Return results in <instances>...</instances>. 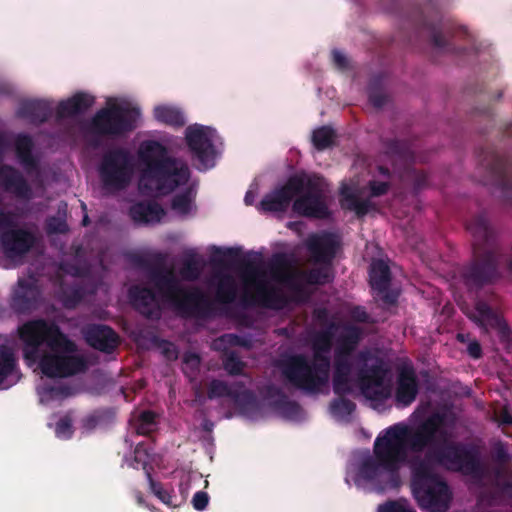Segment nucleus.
<instances>
[{
    "label": "nucleus",
    "mask_w": 512,
    "mask_h": 512,
    "mask_svg": "<svg viewBox=\"0 0 512 512\" xmlns=\"http://www.w3.org/2000/svg\"><path fill=\"white\" fill-rule=\"evenodd\" d=\"M445 414L433 412L412 424L396 423L374 441L373 456L365 458L357 477L377 491L397 489L400 469L407 464L410 487L419 508L426 512H447L452 492L432 462L467 475H481L479 449L473 444L450 440L444 427Z\"/></svg>",
    "instance_id": "nucleus-1"
},
{
    "label": "nucleus",
    "mask_w": 512,
    "mask_h": 512,
    "mask_svg": "<svg viewBox=\"0 0 512 512\" xmlns=\"http://www.w3.org/2000/svg\"><path fill=\"white\" fill-rule=\"evenodd\" d=\"M23 344V357L28 365L38 363L49 378H66L85 372L86 359L76 355L77 345L58 324L45 319H33L18 328Z\"/></svg>",
    "instance_id": "nucleus-2"
},
{
    "label": "nucleus",
    "mask_w": 512,
    "mask_h": 512,
    "mask_svg": "<svg viewBox=\"0 0 512 512\" xmlns=\"http://www.w3.org/2000/svg\"><path fill=\"white\" fill-rule=\"evenodd\" d=\"M129 261L148 271L149 278L162 298L184 318L206 319L213 313V305L207 295L196 286L184 287L172 269L165 267L166 256L156 252L151 255L132 253Z\"/></svg>",
    "instance_id": "nucleus-3"
},
{
    "label": "nucleus",
    "mask_w": 512,
    "mask_h": 512,
    "mask_svg": "<svg viewBox=\"0 0 512 512\" xmlns=\"http://www.w3.org/2000/svg\"><path fill=\"white\" fill-rule=\"evenodd\" d=\"M335 324L316 332L311 341L313 360L304 354L291 355L282 361L281 370L285 380L293 387L308 394H317L329 381Z\"/></svg>",
    "instance_id": "nucleus-4"
},
{
    "label": "nucleus",
    "mask_w": 512,
    "mask_h": 512,
    "mask_svg": "<svg viewBox=\"0 0 512 512\" xmlns=\"http://www.w3.org/2000/svg\"><path fill=\"white\" fill-rule=\"evenodd\" d=\"M473 237V256L462 266L460 277L468 290H479L500 278L502 251L495 233L484 213H479L467 223Z\"/></svg>",
    "instance_id": "nucleus-5"
},
{
    "label": "nucleus",
    "mask_w": 512,
    "mask_h": 512,
    "mask_svg": "<svg viewBox=\"0 0 512 512\" xmlns=\"http://www.w3.org/2000/svg\"><path fill=\"white\" fill-rule=\"evenodd\" d=\"M143 165L140 184L163 195L175 191L190 179V169L181 159L170 156L168 149L156 140L141 143L138 151Z\"/></svg>",
    "instance_id": "nucleus-6"
},
{
    "label": "nucleus",
    "mask_w": 512,
    "mask_h": 512,
    "mask_svg": "<svg viewBox=\"0 0 512 512\" xmlns=\"http://www.w3.org/2000/svg\"><path fill=\"white\" fill-rule=\"evenodd\" d=\"M140 110L136 107L108 103L98 110L87 125V132L93 137L91 145L98 147L104 138H119L136 128Z\"/></svg>",
    "instance_id": "nucleus-7"
},
{
    "label": "nucleus",
    "mask_w": 512,
    "mask_h": 512,
    "mask_svg": "<svg viewBox=\"0 0 512 512\" xmlns=\"http://www.w3.org/2000/svg\"><path fill=\"white\" fill-rule=\"evenodd\" d=\"M98 173L104 189L113 192L124 190L134 174V158L126 148H111L102 155Z\"/></svg>",
    "instance_id": "nucleus-8"
},
{
    "label": "nucleus",
    "mask_w": 512,
    "mask_h": 512,
    "mask_svg": "<svg viewBox=\"0 0 512 512\" xmlns=\"http://www.w3.org/2000/svg\"><path fill=\"white\" fill-rule=\"evenodd\" d=\"M301 182L297 190L292 208L300 216L325 219L329 216V209L324 201L323 178L316 174H296Z\"/></svg>",
    "instance_id": "nucleus-9"
},
{
    "label": "nucleus",
    "mask_w": 512,
    "mask_h": 512,
    "mask_svg": "<svg viewBox=\"0 0 512 512\" xmlns=\"http://www.w3.org/2000/svg\"><path fill=\"white\" fill-rule=\"evenodd\" d=\"M384 153L392 162L395 172L401 179L409 181L415 192L428 186V175L424 171L416 170L414 151L410 142L399 139H385L382 141Z\"/></svg>",
    "instance_id": "nucleus-10"
},
{
    "label": "nucleus",
    "mask_w": 512,
    "mask_h": 512,
    "mask_svg": "<svg viewBox=\"0 0 512 512\" xmlns=\"http://www.w3.org/2000/svg\"><path fill=\"white\" fill-rule=\"evenodd\" d=\"M479 164L488 172L495 185L501 190L505 202L512 197V161L493 147L478 151Z\"/></svg>",
    "instance_id": "nucleus-11"
},
{
    "label": "nucleus",
    "mask_w": 512,
    "mask_h": 512,
    "mask_svg": "<svg viewBox=\"0 0 512 512\" xmlns=\"http://www.w3.org/2000/svg\"><path fill=\"white\" fill-rule=\"evenodd\" d=\"M387 369L379 362L359 371L358 381L363 396L373 402L383 403L391 396V387L384 384Z\"/></svg>",
    "instance_id": "nucleus-12"
},
{
    "label": "nucleus",
    "mask_w": 512,
    "mask_h": 512,
    "mask_svg": "<svg viewBox=\"0 0 512 512\" xmlns=\"http://www.w3.org/2000/svg\"><path fill=\"white\" fill-rule=\"evenodd\" d=\"M41 295L36 278H19L12 289L9 306L17 315H29L39 307Z\"/></svg>",
    "instance_id": "nucleus-13"
},
{
    "label": "nucleus",
    "mask_w": 512,
    "mask_h": 512,
    "mask_svg": "<svg viewBox=\"0 0 512 512\" xmlns=\"http://www.w3.org/2000/svg\"><path fill=\"white\" fill-rule=\"evenodd\" d=\"M36 236L24 228H10L0 235V248L5 257L13 263H20L36 243Z\"/></svg>",
    "instance_id": "nucleus-14"
},
{
    "label": "nucleus",
    "mask_w": 512,
    "mask_h": 512,
    "mask_svg": "<svg viewBox=\"0 0 512 512\" xmlns=\"http://www.w3.org/2000/svg\"><path fill=\"white\" fill-rule=\"evenodd\" d=\"M301 182L296 174L290 176L287 181L264 195L257 209L263 213L285 212L297 195Z\"/></svg>",
    "instance_id": "nucleus-15"
},
{
    "label": "nucleus",
    "mask_w": 512,
    "mask_h": 512,
    "mask_svg": "<svg viewBox=\"0 0 512 512\" xmlns=\"http://www.w3.org/2000/svg\"><path fill=\"white\" fill-rule=\"evenodd\" d=\"M185 139L194 158L204 169L212 166L214 146L211 138V129L202 125L187 127Z\"/></svg>",
    "instance_id": "nucleus-16"
},
{
    "label": "nucleus",
    "mask_w": 512,
    "mask_h": 512,
    "mask_svg": "<svg viewBox=\"0 0 512 512\" xmlns=\"http://www.w3.org/2000/svg\"><path fill=\"white\" fill-rule=\"evenodd\" d=\"M210 261L215 266H227L228 263L236 265L243 275L251 281H255L260 275L257 264L245 257H241V248L230 247L222 249L213 246Z\"/></svg>",
    "instance_id": "nucleus-17"
},
{
    "label": "nucleus",
    "mask_w": 512,
    "mask_h": 512,
    "mask_svg": "<svg viewBox=\"0 0 512 512\" xmlns=\"http://www.w3.org/2000/svg\"><path fill=\"white\" fill-rule=\"evenodd\" d=\"M369 283L376 296L385 305L392 306L397 303L399 294L395 290L390 289L391 271L383 260H377L371 264Z\"/></svg>",
    "instance_id": "nucleus-18"
},
{
    "label": "nucleus",
    "mask_w": 512,
    "mask_h": 512,
    "mask_svg": "<svg viewBox=\"0 0 512 512\" xmlns=\"http://www.w3.org/2000/svg\"><path fill=\"white\" fill-rule=\"evenodd\" d=\"M419 393V381L412 364H404L397 369L395 402L397 406L411 405Z\"/></svg>",
    "instance_id": "nucleus-19"
},
{
    "label": "nucleus",
    "mask_w": 512,
    "mask_h": 512,
    "mask_svg": "<svg viewBox=\"0 0 512 512\" xmlns=\"http://www.w3.org/2000/svg\"><path fill=\"white\" fill-rule=\"evenodd\" d=\"M128 296L132 306L139 314L152 321L160 320L162 308L151 288L133 285L128 290Z\"/></svg>",
    "instance_id": "nucleus-20"
},
{
    "label": "nucleus",
    "mask_w": 512,
    "mask_h": 512,
    "mask_svg": "<svg viewBox=\"0 0 512 512\" xmlns=\"http://www.w3.org/2000/svg\"><path fill=\"white\" fill-rule=\"evenodd\" d=\"M85 341L92 348L104 353L113 352L118 346L119 337L109 326L92 324L83 331Z\"/></svg>",
    "instance_id": "nucleus-21"
},
{
    "label": "nucleus",
    "mask_w": 512,
    "mask_h": 512,
    "mask_svg": "<svg viewBox=\"0 0 512 512\" xmlns=\"http://www.w3.org/2000/svg\"><path fill=\"white\" fill-rule=\"evenodd\" d=\"M351 355L341 354L334 352L333 362V391L338 396L350 394L351 387V374H352V361Z\"/></svg>",
    "instance_id": "nucleus-22"
},
{
    "label": "nucleus",
    "mask_w": 512,
    "mask_h": 512,
    "mask_svg": "<svg viewBox=\"0 0 512 512\" xmlns=\"http://www.w3.org/2000/svg\"><path fill=\"white\" fill-rule=\"evenodd\" d=\"M339 243L333 234L313 236L308 240L307 247L316 264L331 265L335 258Z\"/></svg>",
    "instance_id": "nucleus-23"
},
{
    "label": "nucleus",
    "mask_w": 512,
    "mask_h": 512,
    "mask_svg": "<svg viewBox=\"0 0 512 512\" xmlns=\"http://www.w3.org/2000/svg\"><path fill=\"white\" fill-rule=\"evenodd\" d=\"M0 185L5 191L14 194L17 198L29 200L32 197V189L27 180L17 169L10 165L0 167Z\"/></svg>",
    "instance_id": "nucleus-24"
},
{
    "label": "nucleus",
    "mask_w": 512,
    "mask_h": 512,
    "mask_svg": "<svg viewBox=\"0 0 512 512\" xmlns=\"http://www.w3.org/2000/svg\"><path fill=\"white\" fill-rule=\"evenodd\" d=\"M52 103L43 99L24 100L19 104L17 116L34 125H41L52 116Z\"/></svg>",
    "instance_id": "nucleus-25"
},
{
    "label": "nucleus",
    "mask_w": 512,
    "mask_h": 512,
    "mask_svg": "<svg viewBox=\"0 0 512 512\" xmlns=\"http://www.w3.org/2000/svg\"><path fill=\"white\" fill-rule=\"evenodd\" d=\"M95 102V98L87 93L78 92L67 100L60 101L56 107V118L62 120L85 113Z\"/></svg>",
    "instance_id": "nucleus-26"
},
{
    "label": "nucleus",
    "mask_w": 512,
    "mask_h": 512,
    "mask_svg": "<svg viewBox=\"0 0 512 512\" xmlns=\"http://www.w3.org/2000/svg\"><path fill=\"white\" fill-rule=\"evenodd\" d=\"M95 102V98L87 93L78 92L67 100L60 101L56 107V118L62 120L85 113Z\"/></svg>",
    "instance_id": "nucleus-27"
},
{
    "label": "nucleus",
    "mask_w": 512,
    "mask_h": 512,
    "mask_svg": "<svg viewBox=\"0 0 512 512\" xmlns=\"http://www.w3.org/2000/svg\"><path fill=\"white\" fill-rule=\"evenodd\" d=\"M242 302L244 305H259L264 308L278 309L284 305L285 300L276 288L259 282L256 285L255 295L251 298L244 296Z\"/></svg>",
    "instance_id": "nucleus-28"
},
{
    "label": "nucleus",
    "mask_w": 512,
    "mask_h": 512,
    "mask_svg": "<svg viewBox=\"0 0 512 512\" xmlns=\"http://www.w3.org/2000/svg\"><path fill=\"white\" fill-rule=\"evenodd\" d=\"M476 315L473 320L482 327H490L497 330L502 336H506L509 328L504 319L494 311L485 301H477L475 304Z\"/></svg>",
    "instance_id": "nucleus-29"
},
{
    "label": "nucleus",
    "mask_w": 512,
    "mask_h": 512,
    "mask_svg": "<svg viewBox=\"0 0 512 512\" xmlns=\"http://www.w3.org/2000/svg\"><path fill=\"white\" fill-rule=\"evenodd\" d=\"M129 215L134 222L146 224L159 222L165 211L157 202H138L130 207Z\"/></svg>",
    "instance_id": "nucleus-30"
},
{
    "label": "nucleus",
    "mask_w": 512,
    "mask_h": 512,
    "mask_svg": "<svg viewBox=\"0 0 512 512\" xmlns=\"http://www.w3.org/2000/svg\"><path fill=\"white\" fill-rule=\"evenodd\" d=\"M362 336L363 331L360 327L353 324L344 325L342 332L338 336L335 352L352 356Z\"/></svg>",
    "instance_id": "nucleus-31"
},
{
    "label": "nucleus",
    "mask_w": 512,
    "mask_h": 512,
    "mask_svg": "<svg viewBox=\"0 0 512 512\" xmlns=\"http://www.w3.org/2000/svg\"><path fill=\"white\" fill-rule=\"evenodd\" d=\"M34 143L31 136L27 134H20L15 140L16 156L21 165L28 171L37 168V160L33 156Z\"/></svg>",
    "instance_id": "nucleus-32"
},
{
    "label": "nucleus",
    "mask_w": 512,
    "mask_h": 512,
    "mask_svg": "<svg viewBox=\"0 0 512 512\" xmlns=\"http://www.w3.org/2000/svg\"><path fill=\"white\" fill-rule=\"evenodd\" d=\"M238 287L235 279L230 274L218 277L216 286V300L222 304H231L235 301Z\"/></svg>",
    "instance_id": "nucleus-33"
},
{
    "label": "nucleus",
    "mask_w": 512,
    "mask_h": 512,
    "mask_svg": "<svg viewBox=\"0 0 512 512\" xmlns=\"http://www.w3.org/2000/svg\"><path fill=\"white\" fill-rule=\"evenodd\" d=\"M155 119L168 126L182 127L186 120L182 111L176 107L168 105H159L154 108Z\"/></svg>",
    "instance_id": "nucleus-34"
},
{
    "label": "nucleus",
    "mask_w": 512,
    "mask_h": 512,
    "mask_svg": "<svg viewBox=\"0 0 512 512\" xmlns=\"http://www.w3.org/2000/svg\"><path fill=\"white\" fill-rule=\"evenodd\" d=\"M369 102L375 108H382L387 103V95L384 92V76L374 75L368 84Z\"/></svg>",
    "instance_id": "nucleus-35"
},
{
    "label": "nucleus",
    "mask_w": 512,
    "mask_h": 512,
    "mask_svg": "<svg viewBox=\"0 0 512 512\" xmlns=\"http://www.w3.org/2000/svg\"><path fill=\"white\" fill-rule=\"evenodd\" d=\"M17 371L14 351L7 345H0V386Z\"/></svg>",
    "instance_id": "nucleus-36"
},
{
    "label": "nucleus",
    "mask_w": 512,
    "mask_h": 512,
    "mask_svg": "<svg viewBox=\"0 0 512 512\" xmlns=\"http://www.w3.org/2000/svg\"><path fill=\"white\" fill-rule=\"evenodd\" d=\"M202 272V263L196 254H187L179 270L180 276L185 281H196Z\"/></svg>",
    "instance_id": "nucleus-37"
},
{
    "label": "nucleus",
    "mask_w": 512,
    "mask_h": 512,
    "mask_svg": "<svg viewBox=\"0 0 512 512\" xmlns=\"http://www.w3.org/2000/svg\"><path fill=\"white\" fill-rule=\"evenodd\" d=\"M301 278L308 285H325L333 280V274L330 265H324L302 272Z\"/></svg>",
    "instance_id": "nucleus-38"
},
{
    "label": "nucleus",
    "mask_w": 512,
    "mask_h": 512,
    "mask_svg": "<svg viewBox=\"0 0 512 512\" xmlns=\"http://www.w3.org/2000/svg\"><path fill=\"white\" fill-rule=\"evenodd\" d=\"M152 451L153 448L149 447L147 443H138L134 449V457L130 465L135 469H139V467H141L147 475V472H151V466L149 463L151 460Z\"/></svg>",
    "instance_id": "nucleus-39"
},
{
    "label": "nucleus",
    "mask_w": 512,
    "mask_h": 512,
    "mask_svg": "<svg viewBox=\"0 0 512 512\" xmlns=\"http://www.w3.org/2000/svg\"><path fill=\"white\" fill-rule=\"evenodd\" d=\"M335 136L331 127L321 126L313 131L312 143L317 150L322 151L333 145Z\"/></svg>",
    "instance_id": "nucleus-40"
},
{
    "label": "nucleus",
    "mask_w": 512,
    "mask_h": 512,
    "mask_svg": "<svg viewBox=\"0 0 512 512\" xmlns=\"http://www.w3.org/2000/svg\"><path fill=\"white\" fill-rule=\"evenodd\" d=\"M147 480L151 492L166 506L177 507L178 505L174 502L176 496L173 494V490H167L163 487L160 482L153 479L151 472H147Z\"/></svg>",
    "instance_id": "nucleus-41"
},
{
    "label": "nucleus",
    "mask_w": 512,
    "mask_h": 512,
    "mask_svg": "<svg viewBox=\"0 0 512 512\" xmlns=\"http://www.w3.org/2000/svg\"><path fill=\"white\" fill-rule=\"evenodd\" d=\"M344 396H339L330 403L331 414L338 419L348 418L356 409V404Z\"/></svg>",
    "instance_id": "nucleus-42"
},
{
    "label": "nucleus",
    "mask_w": 512,
    "mask_h": 512,
    "mask_svg": "<svg viewBox=\"0 0 512 512\" xmlns=\"http://www.w3.org/2000/svg\"><path fill=\"white\" fill-rule=\"evenodd\" d=\"M222 365L224 370L231 376L243 374L245 363L240 359L236 351H227L223 354Z\"/></svg>",
    "instance_id": "nucleus-43"
},
{
    "label": "nucleus",
    "mask_w": 512,
    "mask_h": 512,
    "mask_svg": "<svg viewBox=\"0 0 512 512\" xmlns=\"http://www.w3.org/2000/svg\"><path fill=\"white\" fill-rule=\"evenodd\" d=\"M290 267V262L286 254L277 253L273 256L270 264L272 276L278 280H287L290 276L286 275V271Z\"/></svg>",
    "instance_id": "nucleus-44"
},
{
    "label": "nucleus",
    "mask_w": 512,
    "mask_h": 512,
    "mask_svg": "<svg viewBox=\"0 0 512 512\" xmlns=\"http://www.w3.org/2000/svg\"><path fill=\"white\" fill-rule=\"evenodd\" d=\"M234 388L220 379H213L207 386V398L210 400L228 397L231 398Z\"/></svg>",
    "instance_id": "nucleus-45"
},
{
    "label": "nucleus",
    "mask_w": 512,
    "mask_h": 512,
    "mask_svg": "<svg viewBox=\"0 0 512 512\" xmlns=\"http://www.w3.org/2000/svg\"><path fill=\"white\" fill-rule=\"evenodd\" d=\"M192 191L190 188L176 194L171 201V208L181 215H187L191 211Z\"/></svg>",
    "instance_id": "nucleus-46"
},
{
    "label": "nucleus",
    "mask_w": 512,
    "mask_h": 512,
    "mask_svg": "<svg viewBox=\"0 0 512 512\" xmlns=\"http://www.w3.org/2000/svg\"><path fill=\"white\" fill-rule=\"evenodd\" d=\"M231 399L241 410H251L256 405V397L249 389L239 391L234 389Z\"/></svg>",
    "instance_id": "nucleus-47"
},
{
    "label": "nucleus",
    "mask_w": 512,
    "mask_h": 512,
    "mask_svg": "<svg viewBox=\"0 0 512 512\" xmlns=\"http://www.w3.org/2000/svg\"><path fill=\"white\" fill-rule=\"evenodd\" d=\"M493 461L497 464L495 475L500 477L504 473L505 466L510 462V455L502 443H498L492 452Z\"/></svg>",
    "instance_id": "nucleus-48"
},
{
    "label": "nucleus",
    "mask_w": 512,
    "mask_h": 512,
    "mask_svg": "<svg viewBox=\"0 0 512 512\" xmlns=\"http://www.w3.org/2000/svg\"><path fill=\"white\" fill-rule=\"evenodd\" d=\"M155 425V413L149 410L143 411L138 418L136 432L138 435L147 436L153 432Z\"/></svg>",
    "instance_id": "nucleus-49"
},
{
    "label": "nucleus",
    "mask_w": 512,
    "mask_h": 512,
    "mask_svg": "<svg viewBox=\"0 0 512 512\" xmlns=\"http://www.w3.org/2000/svg\"><path fill=\"white\" fill-rule=\"evenodd\" d=\"M345 200L349 202L348 208L353 210L358 217L365 216L371 208V202L368 199H359L353 193L346 194Z\"/></svg>",
    "instance_id": "nucleus-50"
},
{
    "label": "nucleus",
    "mask_w": 512,
    "mask_h": 512,
    "mask_svg": "<svg viewBox=\"0 0 512 512\" xmlns=\"http://www.w3.org/2000/svg\"><path fill=\"white\" fill-rule=\"evenodd\" d=\"M55 434L58 438L69 439L73 434L72 420L69 416H64L56 423Z\"/></svg>",
    "instance_id": "nucleus-51"
},
{
    "label": "nucleus",
    "mask_w": 512,
    "mask_h": 512,
    "mask_svg": "<svg viewBox=\"0 0 512 512\" xmlns=\"http://www.w3.org/2000/svg\"><path fill=\"white\" fill-rule=\"evenodd\" d=\"M378 512H415L406 502L390 500L378 508Z\"/></svg>",
    "instance_id": "nucleus-52"
},
{
    "label": "nucleus",
    "mask_w": 512,
    "mask_h": 512,
    "mask_svg": "<svg viewBox=\"0 0 512 512\" xmlns=\"http://www.w3.org/2000/svg\"><path fill=\"white\" fill-rule=\"evenodd\" d=\"M431 42L433 46L439 50L452 51L454 49L452 43L440 31L437 30L432 32Z\"/></svg>",
    "instance_id": "nucleus-53"
},
{
    "label": "nucleus",
    "mask_w": 512,
    "mask_h": 512,
    "mask_svg": "<svg viewBox=\"0 0 512 512\" xmlns=\"http://www.w3.org/2000/svg\"><path fill=\"white\" fill-rule=\"evenodd\" d=\"M390 186L389 182H381L377 180H370L368 182L371 197H380L387 194Z\"/></svg>",
    "instance_id": "nucleus-54"
},
{
    "label": "nucleus",
    "mask_w": 512,
    "mask_h": 512,
    "mask_svg": "<svg viewBox=\"0 0 512 512\" xmlns=\"http://www.w3.org/2000/svg\"><path fill=\"white\" fill-rule=\"evenodd\" d=\"M46 228H47V232L49 234H54V233H66L67 230H68V226H67V223L60 219V218H57V217H51L50 219L47 220V223H46Z\"/></svg>",
    "instance_id": "nucleus-55"
},
{
    "label": "nucleus",
    "mask_w": 512,
    "mask_h": 512,
    "mask_svg": "<svg viewBox=\"0 0 512 512\" xmlns=\"http://www.w3.org/2000/svg\"><path fill=\"white\" fill-rule=\"evenodd\" d=\"M82 300V293L79 289H72L70 292H65L63 297V305L66 308H75Z\"/></svg>",
    "instance_id": "nucleus-56"
},
{
    "label": "nucleus",
    "mask_w": 512,
    "mask_h": 512,
    "mask_svg": "<svg viewBox=\"0 0 512 512\" xmlns=\"http://www.w3.org/2000/svg\"><path fill=\"white\" fill-rule=\"evenodd\" d=\"M209 503V495L204 491H198L194 494L192 498V505L195 510L202 511L204 510Z\"/></svg>",
    "instance_id": "nucleus-57"
},
{
    "label": "nucleus",
    "mask_w": 512,
    "mask_h": 512,
    "mask_svg": "<svg viewBox=\"0 0 512 512\" xmlns=\"http://www.w3.org/2000/svg\"><path fill=\"white\" fill-rule=\"evenodd\" d=\"M223 339H225L232 346H240L245 348H249L251 346L250 340L237 334H226L223 336Z\"/></svg>",
    "instance_id": "nucleus-58"
},
{
    "label": "nucleus",
    "mask_w": 512,
    "mask_h": 512,
    "mask_svg": "<svg viewBox=\"0 0 512 512\" xmlns=\"http://www.w3.org/2000/svg\"><path fill=\"white\" fill-rule=\"evenodd\" d=\"M332 58L335 66H337L339 69L343 70L348 68V60L341 51L334 49L332 51Z\"/></svg>",
    "instance_id": "nucleus-59"
},
{
    "label": "nucleus",
    "mask_w": 512,
    "mask_h": 512,
    "mask_svg": "<svg viewBox=\"0 0 512 512\" xmlns=\"http://www.w3.org/2000/svg\"><path fill=\"white\" fill-rule=\"evenodd\" d=\"M351 316L355 321L360 323H367L369 321L368 313L361 306L355 307L351 312Z\"/></svg>",
    "instance_id": "nucleus-60"
},
{
    "label": "nucleus",
    "mask_w": 512,
    "mask_h": 512,
    "mask_svg": "<svg viewBox=\"0 0 512 512\" xmlns=\"http://www.w3.org/2000/svg\"><path fill=\"white\" fill-rule=\"evenodd\" d=\"M183 362L194 370H197L200 366V357L198 354L193 352H187L184 354Z\"/></svg>",
    "instance_id": "nucleus-61"
},
{
    "label": "nucleus",
    "mask_w": 512,
    "mask_h": 512,
    "mask_svg": "<svg viewBox=\"0 0 512 512\" xmlns=\"http://www.w3.org/2000/svg\"><path fill=\"white\" fill-rule=\"evenodd\" d=\"M468 354L474 358L479 359L482 356V348L478 341H471L467 346Z\"/></svg>",
    "instance_id": "nucleus-62"
},
{
    "label": "nucleus",
    "mask_w": 512,
    "mask_h": 512,
    "mask_svg": "<svg viewBox=\"0 0 512 512\" xmlns=\"http://www.w3.org/2000/svg\"><path fill=\"white\" fill-rule=\"evenodd\" d=\"M282 408L286 413L293 415H297L301 409L300 405L295 401L283 402Z\"/></svg>",
    "instance_id": "nucleus-63"
},
{
    "label": "nucleus",
    "mask_w": 512,
    "mask_h": 512,
    "mask_svg": "<svg viewBox=\"0 0 512 512\" xmlns=\"http://www.w3.org/2000/svg\"><path fill=\"white\" fill-rule=\"evenodd\" d=\"M48 391L52 398L68 395V388L65 386H53L50 387Z\"/></svg>",
    "instance_id": "nucleus-64"
}]
</instances>
